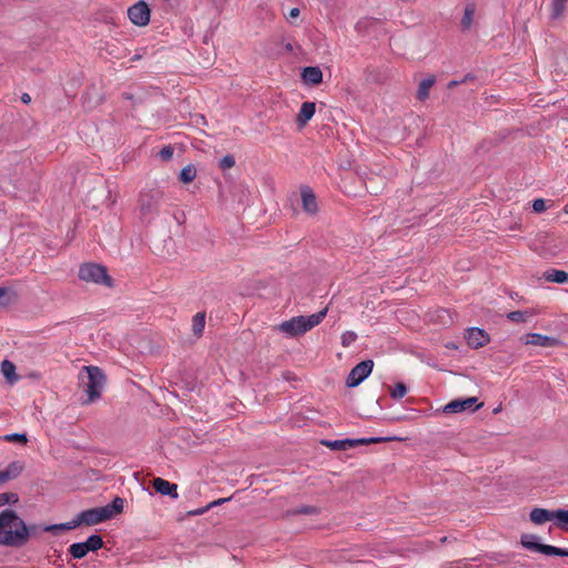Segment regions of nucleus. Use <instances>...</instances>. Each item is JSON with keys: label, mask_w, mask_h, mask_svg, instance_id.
<instances>
[{"label": "nucleus", "mask_w": 568, "mask_h": 568, "mask_svg": "<svg viewBox=\"0 0 568 568\" xmlns=\"http://www.w3.org/2000/svg\"><path fill=\"white\" fill-rule=\"evenodd\" d=\"M173 153H174V149L171 145H165L164 148H162L160 150L158 155L162 161L166 162L172 159Z\"/></svg>", "instance_id": "obj_43"}, {"label": "nucleus", "mask_w": 568, "mask_h": 568, "mask_svg": "<svg viewBox=\"0 0 568 568\" xmlns=\"http://www.w3.org/2000/svg\"><path fill=\"white\" fill-rule=\"evenodd\" d=\"M123 98H124L125 100H133V94H132V93H129V92H125V93H123Z\"/></svg>", "instance_id": "obj_50"}, {"label": "nucleus", "mask_w": 568, "mask_h": 568, "mask_svg": "<svg viewBox=\"0 0 568 568\" xmlns=\"http://www.w3.org/2000/svg\"><path fill=\"white\" fill-rule=\"evenodd\" d=\"M344 450L357 447L356 446V439L354 438H345L343 439Z\"/></svg>", "instance_id": "obj_45"}, {"label": "nucleus", "mask_w": 568, "mask_h": 568, "mask_svg": "<svg viewBox=\"0 0 568 568\" xmlns=\"http://www.w3.org/2000/svg\"><path fill=\"white\" fill-rule=\"evenodd\" d=\"M374 368L373 359H365L356 364L348 373L345 384L349 388L357 387L364 382L372 373Z\"/></svg>", "instance_id": "obj_7"}, {"label": "nucleus", "mask_w": 568, "mask_h": 568, "mask_svg": "<svg viewBox=\"0 0 568 568\" xmlns=\"http://www.w3.org/2000/svg\"><path fill=\"white\" fill-rule=\"evenodd\" d=\"M77 523H78V516L74 519H72L71 521L48 525L45 529H48L49 532L57 534L58 531H61V530H71V529L79 527L80 524H77Z\"/></svg>", "instance_id": "obj_28"}, {"label": "nucleus", "mask_w": 568, "mask_h": 568, "mask_svg": "<svg viewBox=\"0 0 568 568\" xmlns=\"http://www.w3.org/2000/svg\"><path fill=\"white\" fill-rule=\"evenodd\" d=\"M532 315L531 311H513L507 314V318L514 323H525Z\"/></svg>", "instance_id": "obj_33"}, {"label": "nucleus", "mask_w": 568, "mask_h": 568, "mask_svg": "<svg viewBox=\"0 0 568 568\" xmlns=\"http://www.w3.org/2000/svg\"><path fill=\"white\" fill-rule=\"evenodd\" d=\"M1 373L4 376V378L10 383L18 379V376L16 374V365L8 359H4L1 363Z\"/></svg>", "instance_id": "obj_27"}, {"label": "nucleus", "mask_w": 568, "mask_h": 568, "mask_svg": "<svg viewBox=\"0 0 568 568\" xmlns=\"http://www.w3.org/2000/svg\"><path fill=\"white\" fill-rule=\"evenodd\" d=\"M300 13H301V11L298 8H292L288 11V14L286 16V18L291 21L292 19L298 18Z\"/></svg>", "instance_id": "obj_46"}, {"label": "nucleus", "mask_w": 568, "mask_h": 568, "mask_svg": "<svg viewBox=\"0 0 568 568\" xmlns=\"http://www.w3.org/2000/svg\"><path fill=\"white\" fill-rule=\"evenodd\" d=\"M326 313L327 308H324L308 316H294L291 320L278 324L276 328L288 337H296L317 326L324 320Z\"/></svg>", "instance_id": "obj_3"}, {"label": "nucleus", "mask_w": 568, "mask_h": 568, "mask_svg": "<svg viewBox=\"0 0 568 568\" xmlns=\"http://www.w3.org/2000/svg\"><path fill=\"white\" fill-rule=\"evenodd\" d=\"M19 501V496L16 493H1L0 494V507L7 504H17Z\"/></svg>", "instance_id": "obj_38"}, {"label": "nucleus", "mask_w": 568, "mask_h": 568, "mask_svg": "<svg viewBox=\"0 0 568 568\" xmlns=\"http://www.w3.org/2000/svg\"><path fill=\"white\" fill-rule=\"evenodd\" d=\"M124 501L125 500L123 498L116 496L110 504L102 507L103 510H106V517L109 520L123 511Z\"/></svg>", "instance_id": "obj_20"}, {"label": "nucleus", "mask_w": 568, "mask_h": 568, "mask_svg": "<svg viewBox=\"0 0 568 568\" xmlns=\"http://www.w3.org/2000/svg\"><path fill=\"white\" fill-rule=\"evenodd\" d=\"M205 327V312H199L192 320V332L195 336L200 337Z\"/></svg>", "instance_id": "obj_23"}, {"label": "nucleus", "mask_w": 568, "mask_h": 568, "mask_svg": "<svg viewBox=\"0 0 568 568\" xmlns=\"http://www.w3.org/2000/svg\"><path fill=\"white\" fill-rule=\"evenodd\" d=\"M152 487L158 494L163 496H169L173 499L179 497L178 485L161 477H156L152 480Z\"/></svg>", "instance_id": "obj_13"}, {"label": "nucleus", "mask_w": 568, "mask_h": 568, "mask_svg": "<svg viewBox=\"0 0 568 568\" xmlns=\"http://www.w3.org/2000/svg\"><path fill=\"white\" fill-rule=\"evenodd\" d=\"M321 444L332 450H344L343 439L329 440L323 439Z\"/></svg>", "instance_id": "obj_40"}, {"label": "nucleus", "mask_w": 568, "mask_h": 568, "mask_svg": "<svg viewBox=\"0 0 568 568\" xmlns=\"http://www.w3.org/2000/svg\"><path fill=\"white\" fill-rule=\"evenodd\" d=\"M12 518H14L13 509L7 508L0 513V536L6 535V531L9 530Z\"/></svg>", "instance_id": "obj_24"}, {"label": "nucleus", "mask_w": 568, "mask_h": 568, "mask_svg": "<svg viewBox=\"0 0 568 568\" xmlns=\"http://www.w3.org/2000/svg\"><path fill=\"white\" fill-rule=\"evenodd\" d=\"M407 386L403 382H398L395 384V386L390 389V397L393 399H400L407 394Z\"/></svg>", "instance_id": "obj_36"}, {"label": "nucleus", "mask_w": 568, "mask_h": 568, "mask_svg": "<svg viewBox=\"0 0 568 568\" xmlns=\"http://www.w3.org/2000/svg\"><path fill=\"white\" fill-rule=\"evenodd\" d=\"M567 0H552L551 1V13L550 18L552 20H556L560 18L565 10V3Z\"/></svg>", "instance_id": "obj_35"}, {"label": "nucleus", "mask_w": 568, "mask_h": 568, "mask_svg": "<svg viewBox=\"0 0 568 568\" xmlns=\"http://www.w3.org/2000/svg\"><path fill=\"white\" fill-rule=\"evenodd\" d=\"M476 12V4L474 2L467 3L464 10V16L460 21L462 29L468 30L470 29L474 20V14Z\"/></svg>", "instance_id": "obj_22"}, {"label": "nucleus", "mask_w": 568, "mask_h": 568, "mask_svg": "<svg viewBox=\"0 0 568 568\" xmlns=\"http://www.w3.org/2000/svg\"><path fill=\"white\" fill-rule=\"evenodd\" d=\"M392 438L389 437H369V438H356V446L368 445V444H377V443H386Z\"/></svg>", "instance_id": "obj_39"}, {"label": "nucleus", "mask_w": 568, "mask_h": 568, "mask_svg": "<svg viewBox=\"0 0 568 568\" xmlns=\"http://www.w3.org/2000/svg\"><path fill=\"white\" fill-rule=\"evenodd\" d=\"M16 297V293L10 287H0V306H8Z\"/></svg>", "instance_id": "obj_34"}, {"label": "nucleus", "mask_w": 568, "mask_h": 568, "mask_svg": "<svg viewBox=\"0 0 568 568\" xmlns=\"http://www.w3.org/2000/svg\"><path fill=\"white\" fill-rule=\"evenodd\" d=\"M85 547L90 551H97L104 546V541L102 537L98 534L90 535L88 539L84 541Z\"/></svg>", "instance_id": "obj_31"}, {"label": "nucleus", "mask_w": 568, "mask_h": 568, "mask_svg": "<svg viewBox=\"0 0 568 568\" xmlns=\"http://www.w3.org/2000/svg\"><path fill=\"white\" fill-rule=\"evenodd\" d=\"M142 58L141 54H134L132 58H131V61L134 62V61H138Z\"/></svg>", "instance_id": "obj_51"}, {"label": "nucleus", "mask_w": 568, "mask_h": 568, "mask_svg": "<svg viewBox=\"0 0 568 568\" xmlns=\"http://www.w3.org/2000/svg\"><path fill=\"white\" fill-rule=\"evenodd\" d=\"M163 197V192L160 190H149L140 194L139 209L143 220L150 222L159 212L160 202Z\"/></svg>", "instance_id": "obj_6"}, {"label": "nucleus", "mask_w": 568, "mask_h": 568, "mask_svg": "<svg viewBox=\"0 0 568 568\" xmlns=\"http://www.w3.org/2000/svg\"><path fill=\"white\" fill-rule=\"evenodd\" d=\"M231 499H232V497L220 498V499L213 500L212 503L207 504L205 507L187 511V515L189 516H200V515H203L209 509H211V508H213L215 506H220V505H222V504H224V503H226V501H229Z\"/></svg>", "instance_id": "obj_32"}, {"label": "nucleus", "mask_w": 568, "mask_h": 568, "mask_svg": "<svg viewBox=\"0 0 568 568\" xmlns=\"http://www.w3.org/2000/svg\"><path fill=\"white\" fill-rule=\"evenodd\" d=\"M130 21L138 27H145L150 22L151 9L144 0H140L128 9Z\"/></svg>", "instance_id": "obj_8"}, {"label": "nucleus", "mask_w": 568, "mask_h": 568, "mask_svg": "<svg viewBox=\"0 0 568 568\" xmlns=\"http://www.w3.org/2000/svg\"><path fill=\"white\" fill-rule=\"evenodd\" d=\"M302 81L307 85H318L323 82V72L320 67H305L301 73Z\"/></svg>", "instance_id": "obj_14"}, {"label": "nucleus", "mask_w": 568, "mask_h": 568, "mask_svg": "<svg viewBox=\"0 0 568 568\" xmlns=\"http://www.w3.org/2000/svg\"><path fill=\"white\" fill-rule=\"evenodd\" d=\"M68 551L74 559H82L89 554V550L85 547L84 541L72 544L69 547Z\"/></svg>", "instance_id": "obj_30"}, {"label": "nucleus", "mask_w": 568, "mask_h": 568, "mask_svg": "<svg viewBox=\"0 0 568 568\" xmlns=\"http://www.w3.org/2000/svg\"><path fill=\"white\" fill-rule=\"evenodd\" d=\"M554 520L556 525L562 529L568 530V509L558 508L554 510Z\"/></svg>", "instance_id": "obj_29"}, {"label": "nucleus", "mask_w": 568, "mask_h": 568, "mask_svg": "<svg viewBox=\"0 0 568 568\" xmlns=\"http://www.w3.org/2000/svg\"><path fill=\"white\" fill-rule=\"evenodd\" d=\"M520 544L524 548L546 556L568 557V548H559L539 542V537L534 534H523Z\"/></svg>", "instance_id": "obj_5"}, {"label": "nucleus", "mask_w": 568, "mask_h": 568, "mask_svg": "<svg viewBox=\"0 0 568 568\" xmlns=\"http://www.w3.org/2000/svg\"><path fill=\"white\" fill-rule=\"evenodd\" d=\"M79 278L106 287H113V278L109 275L108 268L98 263H83L79 268Z\"/></svg>", "instance_id": "obj_4"}, {"label": "nucleus", "mask_w": 568, "mask_h": 568, "mask_svg": "<svg viewBox=\"0 0 568 568\" xmlns=\"http://www.w3.org/2000/svg\"><path fill=\"white\" fill-rule=\"evenodd\" d=\"M357 338V335L356 333L352 332V331H347V332H344L342 334V345L344 347H348L351 344H353Z\"/></svg>", "instance_id": "obj_42"}, {"label": "nucleus", "mask_w": 568, "mask_h": 568, "mask_svg": "<svg viewBox=\"0 0 568 568\" xmlns=\"http://www.w3.org/2000/svg\"><path fill=\"white\" fill-rule=\"evenodd\" d=\"M235 165V158L232 154L224 155L219 163L220 169L226 170Z\"/></svg>", "instance_id": "obj_41"}, {"label": "nucleus", "mask_w": 568, "mask_h": 568, "mask_svg": "<svg viewBox=\"0 0 568 568\" xmlns=\"http://www.w3.org/2000/svg\"><path fill=\"white\" fill-rule=\"evenodd\" d=\"M23 468V463L19 460L11 462L6 469L0 470V484L17 478Z\"/></svg>", "instance_id": "obj_17"}, {"label": "nucleus", "mask_w": 568, "mask_h": 568, "mask_svg": "<svg viewBox=\"0 0 568 568\" xmlns=\"http://www.w3.org/2000/svg\"><path fill=\"white\" fill-rule=\"evenodd\" d=\"M542 277L551 283H568V273L562 270L550 268L544 272Z\"/></svg>", "instance_id": "obj_19"}, {"label": "nucleus", "mask_w": 568, "mask_h": 568, "mask_svg": "<svg viewBox=\"0 0 568 568\" xmlns=\"http://www.w3.org/2000/svg\"><path fill=\"white\" fill-rule=\"evenodd\" d=\"M477 397L454 399L444 406L443 412L447 414H456L465 410L476 412L483 406V403L477 404Z\"/></svg>", "instance_id": "obj_9"}, {"label": "nucleus", "mask_w": 568, "mask_h": 568, "mask_svg": "<svg viewBox=\"0 0 568 568\" xmlns=\"http://www.w3.org/2000/svg\"><path fill=\"white\" fill-rule=\"evenodd\" d=\"M532 210L536 213H542L546 211V202L544 199H536L532 201Z\"/></svg>", "instance_id": "obj_44"}, {"label": "nucleus", "mask_w": 568, "mask_h": 568, "mask_svg": "<svg viewBox=\"0 0 568 568\" xmlns=\"http://www.w3.org/2000/svg\"><path fill=\"white\" fill-rule=\"evenodd\" d=\"M320 508L316 506L302 505L294 509H290L286 511V516H297V515H318Z\"/></svg>", "instance_id": "obj_26"}, {"label": "nucleus", "mask_w": 568, "mask_h": 568, "mask_svg": "<svg viewBox=\"0 0 568 568\" xmlns=\"http://www.w3.org/2000/svg\"><path fill=\"white\" fill-rule=\"evenodd\" d=\"M300 191L304 212L310 215H315L318 212L315 193L308 185H302Z\"/></svg>", "instance_id": "obj_12"}, {"label": "nucleus", "mask_w": 568, "mask_h": 568, "mask_svg": "<svg viewBox=\"0 0 568 568\" xmlns=\"http://www.w3.org/2000/svg\"><path fill=\"white\" fill-rule=\"evenodd\" d=\"M467 344L474 348L477 349L479 347L485 346L490 342V337L488 333L479 327H470L467 329L466 334Z\"/></svg>", "instance_id": "obj_11"}, {"label": "nucleus", "mask_w": 568, "mask_h": 568, "mask_svg": "<svg viewBox=\"0 0 568 568\" xmlns=\"http://www.w3.org/2000/svg\"><path fill=\"white\" fill-rule=\"evenodd\" d=\"M527 344L541 346V347H555L561 344L559 338L547 336L538 333L528 334Z\"/></svg>", "instance_id": "obj_15"}, {"label": "nucleus", "mask_w": 568, "mask_h": 568, "mask_svg": "<svg viewBox=\"0 0 568 568\" xmlns=\"http://www.w3.org/2000/svg\"><path fill=\"white\" fill-rule=\"evenodd\" d=\"M316 104L314 102H303L301 105V109L296 115V124L298 128H304L307 122L313 118L315 114Z\"/></svg>", "instance_id": "obj_16"}, {"label": "nucleus", "mask_w": 568, "mask_h": 568, "mask_svg": "<svg viewBox=\"0 0 568 568\" xmlns=\"http://www.w3.org/2000/svg\"><path fill=\"white\" fill-rule=\"evenodd\" d=\"M473 80H475V75H474V74H471V73H467V74H466V75L460 80V82H462V83H467L468 81H473Z\"/></svg>", "instance_id": "obj_47"}, {"label": "nucleus", "mask_w": 568, "mask_h": 568, "mask_svg": "<svg viewBox=\"0 0 568 568\" xmlns=\"http://www.w3.org/2000/svg\"><path fill=\"white\" fill-rule=\"evenodd\" d=\"M564 212L568 214V203L564 206Z\"/></svg>", "instance_id": "obj_53"}, {"label": "nucleus", "mask_w": 568, "mask_h": 568, "mask_svg": "<svg viewBox=\"0 0 568 568\" xmlns=\"http://www.w3.org/2000/svg\"><path fill=\"white\" fill-rule=\"evenodd\" d=\"M285 49H286V51L292 52L293 51V45L291 43H287L285 45Z\"/></svg>", "instance_id": "obj_52"}, {"label": "nucleus", "mask_w": 568, "mask_h": 568, "mask_svg": "<svg viewBox=\"0 0 568 568\" xmlns=\"http://www.w3.org/2000/svg\"><path fill=\"white\" fill-rule=\"evenodd\" d=\"M196 178V168L192 164L184 166L179 174V181L183 184H189Z\"/></svg>", "instance_id": "obj_25"}, {"label": "nucleus", "mask_w": 568, "mask_h": 568, "mask_svg": "<svg viewBox=\"0 0 568 568\" xmlns=\"http://www.w3.org/2000/svg\"><path fill=\"white\" fill-rule=\"evenodd\" d=\"M79 379L88 396L82 402L83 405L91 404L101 397L106 383V376L102 368L92 365L83 366L79 374Z\"/></svg>", "instance_id": "obj_2"}, {"label": "nucleus", "mask_w": 568, "mask_h": 568, "mask_svg": "<svg viewBox=\"0 0 568 568\" xmlns=\"http://www.w3.org/2000/svg\"><path fill=\"white\" fill-rule=\"evenodd\" d=\"M499 410H500V408L498 407V408H496V409L494 410V413L496 414V413H498Z\"/></svg>", "instance_id": "obj_54"}, {"label": "nucleus", "mask_w": 568, "mask_h": 568, "mask_svg": "<svg viewBox=\"0 0 568 568\" xmlns=\"http://www.w3.org/2000/svg\"><path fill=\"white\" fill-rule=\"evenodd\" d=\"M435 83V77H428L426 79H423L418 85V90L416 93V98L419 101H424L429 97V89Z\"/></svg>", "instance_id": "obj_21"}, {"label": "nucleus", "mask_w": 568, "mask_h": 568, "mask_svg": "<svg viewBox=\"0 0 568 568\" xmlns=\"http://www.w3.org/2000/svg\"><path fill=\"white\" fill-rule=\"evenodd\" d=\"M21 101H22L24 104H29V103L31 102V97H30V94H28V93H23V94L21 95Z\"/></svg>", "instance_id": "obj_49"}, {"label": "nucleus", "mask_w": 568, "mask_h": 568, "mask_svg": "<svg viewBox=\"0 0 568 568\" xmlns=\"http://www.w3.org/2000/svg\"><path fill=\"white\" fill-rule=\"evenodd\" d=\"M2 439L10 443H19L21 445H27L28 443V437L26 433L7 434L2 437Z\"/></svg>", "instance_id": "obj_37"}, {"label": "nucleus", "mask_w": 568, "mask_h": 568, "mask_svg": "<svg viewBox=\"0 0 568 568\" xmlns=\"http://www.w3.org/2000/svg\"><path fill=\"white\" fill-rule=\"evenodd\" d=\"M529 518L535 525H542L546 521L554 520V510L536 507L531 509Z\"/></svg>", "instance_id": "obj_18"}, {"label": "nucleus", "mask_w": 568, "mask_h": 568, "mask_svg": "<svg viewBox=\"0 0 568 568\" xmlns=\"http://www.w3.org/2000/svg\"><path fill=\"white\" fill-rule=\"evenodd\" d=\"M77 516V524L87 526H93L109 520L106 517V510H103L102 507L85 509L79 513Z\"/></svg>", "instance_id": "obj_10"}, {"label": "nucleus", "mask_w": 568, "mask_h": 568, "mask_svg": "<svg viewBox=\"0 0 568 568\" xmlns=\"http://www.w3.org/2000/svg\"><path fill=\"white\" fill-rule=\"evenodd\" d=\"M48 525H27L14 510V518L11 519L9 530L6 535L0 536V546L21 548L26 546L30 538L38 537L41 532L48 531Z\"/></svg>", "instance_id": "obj_1"}, {"label": "nucleus", "mask_w": 568, "mask_h": 568, "mask_svg": "<svg viewBox=\"0 0 568 568\" xmlns=\"http://www.w3.org/2000/svg\"><path fill=\"white\" fill-rule=\"evenodd\" d=\"M459 84H462L460 80H452V81L448 82L447 88L448 89H453V88H455V87H457Z\"/></svg>", "instance_id": "obj_48"}]
</instances>
